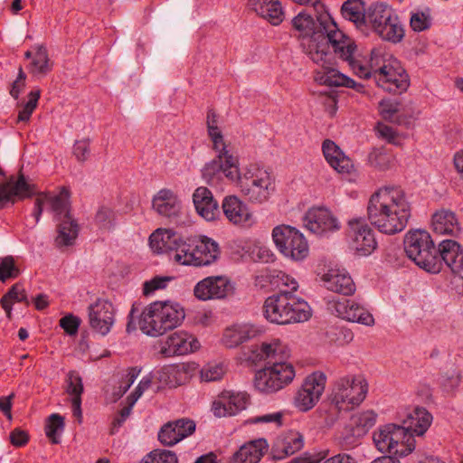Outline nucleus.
<instances>
[{"instance_id":"46","label":"nucleus","mask_w":463,"mask_h":463,"mask_svg":"<svg viewBox=\"0 0 463 463\" xmlns=\"http://www.w3.org/2000/svg\"><path fill=\"white\" fill-rule=\"evenodd\" d=\"M171 258L181 265L195 266L196 258L194 254V240L184 241L181 238L174 248Z\"/></svg>"},{"instance_id":"59","label":"nucleus","mask_w":463,"mask_h":463,"mask_svg":"<svg viewBox=\"0 0 463 463\" xmlns=\"http://www.w3.org/2000/svg\"><path fill=\"white\" fill-rule=\"evenodd\" d=\"M400 103L392 99H382L379 102V112L386 120H392L399 111Z\"/></svg>"},{"instance_id":"28","label":"nucleus","mask_w":463,"mask_h":463,"mask_svg":"<svg viewBox=\"0 0 463 463\" xmlns=\"http://www.w3.org/2000/svg\"><path fill=\"white\" fill-rule=\"evenodd\" d=\"M322 152L326 161L337 173L350 174L354 169L351 158L331 139L323 141Z\"/></svg>"},{"instance_id":"42","label":"nucleus","mask_w":463,"mask_h":463,"mask_svg":"<svg viewBox=\"0 0 463 463\" xmlns=\"http://www.w3.org/2000/svg\"><path fill=\"white\" fill-rule=\"evenodd\" d=\"M15 302L24 303L27 307L31 304L21 283L14 284L0 300L1 307L5 310L6 317L9 319L12 318L13 305Z\"/></svg>"},{"instance_id":"5","label":"nucleus","mask_w":463,"mask_h":463,"mask_svg":"<svg viewBox=\"0 0 463 463\" xmlns=\"http://www.w3.org/2000/svg\"><path fill=\"white\" fill-rule=\"evenodd\" d=\"M368 384L362 375L340 377L335 383L329 404L330 418L327 424H333L341 411L352 410L366 397Z\"/></svg>"},{"instance_id":"6","label":"nucleus","mask_w":463,"mask_h":463,"mask_svg":"<svg viewBox=\"0 0 463 463\" xmlns=\"http://www.w3.org/2000/svg\"><path fill=\"white\" fill-rule=\"evenodd\" d=\"M404 250L409 259L430 273H439V260L435 257L436 247L430 234L424 230L406 233Z\"/></svg>"},{"instance_id":"2","label":"nucleus","mask_w":463,"mask_h":463,"mask_svg":"<svg viewBox=\"0 0 463 463\" xmlns=\"http://www.w3.org/2000/svg\"><path fill=\"white\" fill-rule=\"evenodd\" d=\"M411 215V205L401 187L386 186L373 193L367 204L371 224L385 234L402 232Z\"/></svg>"},{"instance_id":"53","label":"nucleus","mask_w":463,"mask_h":463,"mask_svg":"<svg viewBox=\"0 0 463 463\" xmlns=\"http://www.w3.org/2000/svg\"><path fill=\"white\" fill-rule=\"evenodd\" d=\"M66 392L71 398L81 397L83 392V383L80 373L76 371H70L67 374Z\"/></svg>"},{"instance_id":"16","label":"nucleus","mask_w":463,"mask_h":463,"mask_svg":"<svg viewBox=\"0 0 463 463\" xmlns=\"http://www.w3.org/2000/svg\"><path fill=\"white\" fill-rule=\"evenodd\" d=\"M377 415L373 411L353 414L341 437V445L345 449L356 446L376 422Z\"/></svg>"},{"instance_id":"4","label":"nucleus","mask_w":463,"mask_h":463,"mask_svg":"<svg viewBox=\"0 0 463 463\" xmlns=\"http://www.w3.org/2000/svg\"><path fill=\"white\" fill-rule=\"evenodd\" d=\"M228 175L230 181L237 184L241 194L250 203L262 204L268 202L276 191L274 177L257 165L229 172Z\"/></svg>"},{"instance_id":"10","label":"nucleus","mask_w":463,"mask_h":463,"mask_svg":"<svg viewBox=\"0 0 463 463\" xmlns=\"http://www.w3.org/2000/svg\"><path fill=\"white\" fill-rule=\"evenodd\" d=\"M312 46L313 51L308 57L320 67L316 71L315 80L321 85L339 87L338 76H342L343 73L335 68V56L341 58L334 52L331 45L326 46L325 43H320V45L313 44Z\"/></svg>"},{"instance_id":"14","label":"nucleus","mask_w":463,"mask_h":463,"mask_svg":"<svg viewBox=\"0 0 463 463\" xmlns=\"http://www.w3.org/2000/svg\"><path fill=\"white\" fill-rule=\"evenodd\" d=\"M235 283L222 275L206 277L194 288V297L202 301L229 298L235 295Z\"/></svg>"},{"instance_id":"40","label":"nucleus","mask_w":463,"mask_h":463,"mask_svg":"<svg viewBox=\"0 0 463 463\" xmlns=\"http://www.w3.org/2000/svg\"><path fill=\"white\" fill-rule=\"evenodd\" d=\"M156 302L151 303L147 307H145V309L142 311V313L139 316L138 319V326L140 330L150 336H159L164 335V333H156L152 332L155 329H159L158 326H160L161 324V311L159 307H155Z\"/></svg>"},{"instance_id":"60","label":"nucleus","mask_w":463,"mask_h":463,"mask_svg":"<svg viewBox=\"0 0 463 463\" xmlns=\"http://www.w3.org/2000/svg\"><path fill=\"white\" fill-rule=\"evenodd\" d=\"M172 424L175 426L176 431L179 432V438L181 440L194 433L195 430L194 421L189 419H179L172 421Z\"/></svg>"},{"instance_id":"49","label":"nucleus","mask_w":463,"mask_h":463,"mask_svg":"<svg viewBox=\"0 0 463 463\" xmlns=\"http://www.w3.org/2000/svg\"><path fill=\"white\" fill-rule=\"evenodd\" d=\"M41 96L39 89L33 90L28 94V100L22 106L18 112L17 123L29 121L33 112L37 107L38 100Z\"/></svg>"},{"instance_id":"44","label":"nucleus","mask_w":463,"mask_h":463,"mask_svg":"<svg viewBox=\"0 0 463 463\" xmlns=\"http://www.w3.org/2000/svg\"><path fill=\"white\" fill-rule=\"evenodd\" d=\"M394 10L383 2L372 3L367 7L366 12V30L373 29L376 24H379L383 20H388L391 15L394 14Z\"/></svg>"},{"instance_id":"23","label":"nucleus","mask_w":463,"mask_h":463,"mask_svg":"<svg viewBox=\"0 0 463 463\" xmlns=\"http://www.w3.org/2000/svg\"><path fill=\"white\" fill-rule=\"evenodd\" d=\"M303 222L307 229L318 235L340 229L337 219L326 208H312L308 210L304 216Z\"/></svg>"},{"instance_id":"18","label":"nucleus","mask_w":463,"mask_h":463,"mask_svg":"<svg viewBox=\"0 0 463 463\" xmlns=\"http://www.w3.org/2000/svg\"><path fill=\"white\" fill-rule=\"evenodd\" d=\"M328 309L336 317L365 326H372L374 319L372 314L354 300H332L328 302Z\"/></svg>"},{"instance_id":"20","label":"nucleus","mask_w":463,"mask_h":463,"mask_svg":"<svg viewBox=\"0 0 463 463\" xmlns=\"http://www.w3.org/2000/svg\"><path fill=\"white\" fill-rule=\"evenodd\" d=\"M435 257L439 260V272L445 263L453 273L462 277L463 250L460 244L454 240H443L436 249Z\"/></svg>"},{"instance_id":"29","label":"nucleus","mask_w":463,"mask_h":463,"mask_svg":"<svg viewBox=\"0 0 463 463\" xmlns=\"http://www.w3.org/2000/svg\"><path fill=\"white\" fill-rule=\"evenodd\" d=\"M194 254L196 258L195 267L209 266L218 259L220 248L215 241L203 235L197 240L194 239Z\"/></svg>"},{"instance_id":"13","label":"nucleus","mask_w":463,"mask_h":463,"mask_svg":"<svg viewBox=\"0 0 463 463\" xmlns=\"http://www.w3.org/2000/svg\"><path fill=\"white\" fill-rule=\"evenodd\" d=\"M213 148L216 156L206 163L202 169L203 178L209 184H213L214 179H219L222 175H224L230 180L229 172L232 173L239 170L238 157L233 155L226 144H222L218 148L213 145Z\"/></svg>"},{"instance_id":"51","label":"nucleus","mask_w":463,"mask_h":463,"mask_svg":"<svg viewBox=\"0 0 463 463\" xmlns=\"http://www.w3.org/2000/svg\"><path fill=\"white\" fill-rule=\"evenodd\" d=\"M140 463H178L176 455L165 449H155L146 454Z\"/></svg>"},{"instance_id":"7","label":"nucleus","mask_w":463,"mask_h":463,"mask_svg":"<svg viewBox=\"0 0 463 463\" xmlns=\"http://www.w3.org/2000/svg\"><path fill=\"white\" fill-rule=\"evenodd\" d=\"M373 439L379 451L399 457H405L415 449V439H411L407 428L394 423L379 427L373 432Z\"/></svg>"},{"instance_id":"64","label":"nucleus","mask_w":463,"mask_h":463,"mask_svg":"<svg viewBox=\"0 0 463 463\" xmlns=\"http://www.w3.org/2000/svg\"><path fill=\"white\" fill-rule=\"evenodd\" d=\"M132 408V406L128 404L119 411L118 415L114 417L110 430L111 434H115L118 431V430L123 425V423L127 420V419L129 417L131 413Z\"/></svg>"},{"instance_id":"21","label":"nucleus","mask_w":463,"mask_h":463,"mask_svg":"<svg viewBox=\"0 0 463 463\" xmlns=\"http://www.w3.org/2000/svg\"><path fill=\"white\" fill-rule=\"evenodd\" d=\"M199 347V342L184 331H177L167 336L162 343L160 354L165 357L184 355Z\"/></svg>"},{"instance_id":"43","label":"nucleus","mask_w":463,"mask_h":463,"mask_svg":"<svg viewBox=\"0 0 463 463\" xmlns=\"http://www.w3.org/2000/svg\"><path fill=\"white\" fill-rule=\"evenodd\" d=\"M386 21L389 22V24L386 26L380 27V33L378 36L382 40L392 43H401L404 38L405 30L398 14L394 13Z\"/></svg>"},{"instance_id":"55","label":"nucleus","mask_w":463,"mask_h":463,"mask_svg":"<svg viewBox=\"0 0 463 463\" xmlns=\"http://www.w3.org/2000/svg\"><path fill=\"white\" fill-rule=\"evenodd\" d=\"M224 368L221 364L209 363L201 370V379L204 382H215L222 379Z\"/></svg>"},{"instance_id":"48","label":"nucleus","mask_w":463,"mask_h":463,"mask_svg":"<svg viewBox=\"0 0 463 463\" xmlns=\"http://www.w3.org/2000/svg\"><path fill=\"white\" fill-rule=\"evenodd\" d=\"M116 213L111 208L102 205L100 206L94 218V222L99 230L110 231L116 225Z\"/></svg>"},{"instance_id":"62","label":"nucleus","mask_w":463,"mask_h":463,"mask_svg":"<svg viewBox=\"0 0 463 463\" xmlns=\"http://www.w3.org/2000/svg\"><path fill=\"white\" fill-rule=\"evenodd\" d=\"M326 457L325 451L320 452H305L301 456L294 458L288 463H319Z\"/></svg>"},{"instance_id":"54","label":"nucleus","mask_w":463,"mask_h":463,"mask_svg":"<svg viewBox=\"0 0 463 463\" xmlns=\"http://www.w3.org/2000/svg\"><path fill=\"white\" fill-rule=\"evenodd\" d=\"M158 440L165 446H173L179 442V432L176 431L172 422L165 424L158 432Z\"/></svg>"},{"instance_id":"15","label":"nucleus","mask_w":463,"mask_h":463,"mask_svg":"<svg viewBox=\"0 0 463 463\" xmlns=\"http://www.w3.org/2000/svg\"><path fill=\"white\" fill-rule=\"evenodd\" d=\"M36 193V185L20 171L17 176L10 175L5 183H0V208L32 198Z\"/></svg>"},{"instance_id":"22","label":"nucleus","mask_w":463,"mask_h":463,"mask_svg":"<svg viewBox=\"0 0 463 463\" xmlns=\"http://www.w3.org/2000/svg\"><path fill=\"white\" fill-rule=\"evenodd\" d=\"M279 292L266 298L263 305V314L267 320L279 325H288L287 312L288 288H278Z\"/></svg>"},{"instance_id":"50","label":"nucleus","mask_w":463,"mask_h":463,"mask_svg":"<svg viewBox=\"0 0 463 463\" xmlns=\"http://www.w3.org/2000/svg\"><path fill=\"white\" fill-rule=\"evenodd\" d=\"M19 275L20 269L13 256L0 258V281L5 282L10 279H16Z\"/></svg>"},{"instance_id":"52","label":"nucleus","mask_w":463,"mask_h":463,"mask_svg":"<svg viewBox=\"0 0 463 463\" xmlns=\"http://www.w3.org/2000/svg\"><path fill=\"white\" fill-rule=\"evenodd\" d=\"M207 128L213 145L217 148L225 144L223 136L217 126V115L213 110H209L207 114Z\"/></svg>"},{"instance_id":"41","label":"nucleus","mask_w":463,"mask_h":463,"mask_svg":"<svg viewBox=\"0 0 463 463\" xmlns=\"http://www.w3.org/2000/svg\"><path fill=\"white\" fill-rule=\"evenodd\" d=\"M256 335L251 325H235L227 328L222 336V343L228 348H233L248 341Z\"/></svg>"},{"instance_id":"19","label":"nucleus","mask_w":463,"mask_h":463,"mask_svg":"<svg viewBox=\"0 0 463 463\" xmlns=\"http://www.w3.org/2000/svg\"><path fill=\"white\" fill-rule=\"evenodd\" d=\"M250 397L246 392L223 391L213 402L212 411L216 417L236 415L246 409Z\"/></svg>"},{"instance_id":"61","label":"nucleus","mask_w":463,"mask_h":463,"mask_svg":"<svg viewBox=\"0 0 463 463\" xmlns=\"http://www.w3.org/2000/svg\"><path fill=\"white\" fill-rule=\"evenodd\" d=\"M80 325L79 317L70 314L60 320V326L69 335H76Z\"/></svg>"},{"instance_id":"57","label":"nucleus","mask_w":463,"mask_h":463,"mask_svg":"<svg viewBox=\"0 0 463 463\" xmlns=\"http://www.w3.org/2000/svg\"><path fill=\"white\" fill-rule=\"evenodd\" d=\"M173 280L172 277L168 276H156L152 279L147 280L144 283L143 286V293L146 296H148L154 293L157 289L165 288L167 283Z\"/></svg>"},{"instance_id":"24","label":"nucleus","mask_w":463,"mask_h":463,"mask_svg":"<svg viewBox=\"0 0 463 463\" xmlns=\"http://www.w3.org/2000/svg\"><path fill=\"white\" fill-rule=\"evenodd\" d=\"M323 286L332 292L351 296L355 292V284L350 274L343 268H329L320 278Z\"/></svg>"},{"instance_id":"11","label":"nucleus","mask_w":463,"mask_h":463,"mask_svg":"<svg viewBox=\"0 0 463 463\" xmlns=\"http://www.w3.org/2000/svg\"><path fill=\"white\" fill-rule=\"evenodd\" d=\"M350 247L358 256L371 255L377 247L373 229L363 217H353L347 222Z\"/></svg>"},{"instance_id":"36","label":"nucleus","mask_w":463,"mask_h":463,"mask_svg":"<svg viewBox=\"0 0 463 463\" xmlns=\"http://www.w3.org/2000/svg\"><path fill=\"white\" fill-rule=\"evenodd\" d=\"M431 225L433 232L440 235L458 236L461 230L456 214L443 209L432 215Z\"/></svg>"},{"instance_id":"39","label":"nucleus","mask_w":463,"mask_h":463,"mask_svg":"<svg viewBox=\"0 0 463 463\" xmlns=\"http://www.w3.org/2000/svg\"><path fill=\"white\" fill-rule=\"evenodd\" d=\"M366 12L364 0H346L341 7L342 16L363 32L366 31Z\"/></svg>"},{"instance_id":"45","label":"nucleus","mask_w":463,"mask_h":463,"mask_svg":"<svg viewBox=\"0 0 463 463\" xmlns=\"http://www.w3.org/2000/svg\"><path fill=\"white\" fill-rule=\"evenodd\" d=\"M79 234V227L72 218L62 220L57 228L55 243L58 247L71 246L75 242Z\"/></svg>"},{"instance_id":"58","label":"nucleus","mask_w":463,"mask_h":463,"mask_svg":"<svg viewBox=\"0 0 463 463\" xmlns=\"http://www.w3.org/2000/svg\"><path fill=\"white\" fill-rule=\"evenodd\" d=\"M410 24L414 32H422L431 26V18L423 12L414 13L411 16Z\"/></svg>"},{"instance_id":"63","label":"nucleus","mask_w":463,"mask_h":463,"mask_svg":"<svg viewBox=\"0 0 463 463\" xmlns=\"http://www.w3.org/2000/svg\"><path fill=\"white\" fill-rule=\"evenodd\" d=\"M26 74L23 68L20 66L18 69V75L16 80L12 83L10 95L14 99H18L20 93L25 87Z\"/></svg>"},{"instance_id":"8","label":"nucleus","mask_w":463,"mask_h":463,"mask_svg":"<svg viewBox=\"0 0 463 463\" xmlns=\"http://www.w3.org/2000/svg\"><path fill=\"white\" fill-rule=\"evenodd\" d=\"M268 278L270 284L276 288H288V324L307 321L312 316V309L304 298L295 294L298 288V282L288 274L277 269L270 271Z\"/></svg>"},{"instance_id":"12","label":"nucleus","mask_w":463,"mask_h":463,"mask_svg":"<svg viewBox=\"0 0 463 463\" xmlns=\"http://www.w3.org/2000/svg\"><path fill=\"white\" fill-rule=\"evenodd\" d=\"M326 376L322 372H314L307 375L294 397L295 407L307 412L319 402L326 387Z\"/></svg>"},{"instance_id":"32","label":"nucleus","mask_w":463,"mask_h":463,"mask_svg":"<svg viewBox=\"0 0 463 463\" xmlns=\"http://www.w3.org/2000/svg\"><path fill=\"white\" fill-rule=\"evenodd\" d=\"M268 449L266 439H259L243 444L230 463H259Z\"/></svg>"},{"instance_id":"38","label":"nucleus","mask_w":463,"mask_h":463,"mask_svg":"<svg viewBox=\"0 0 463 463\" xmlns=\"http://www.w3.org/2000/svg\"><path fill=\"white\" fill-rule=\"evenodd\" d=\"M46 206L54 214L55 219L59 221L71 218L70 213V191L66 187H61L60 193L56 195L43 194Z\"/></svg>"},{"instance_id":"34","label":"nucleus","mask_w":463,"mask_h":463,"mask_svg":"<svg viewBox=\"0 0 463 463\" xmlns=\"http://www.w3.org/2000/svg\"><path fill=\"white\" fill-rule=\"evenodd\" d=\"M152 206L158 214L167 218L176 217L181 209L176 195L168 189H162L154 196Z\"/></svg>"},{"instance_id":"33","label":"nucleus","mask_w":463,"mask_h":463,"mask_svg":"<svg viewBox=\"0 0 463 463\" xmlns=\"http://www.w3.org/2000/svg\"><path fill=\"white\" fill-rule=\"evenodd\" d=\"M248 5L272 25H279L284 19V12L279 0H249Z\"/></svg>"},{"instance_id":"9","label":"nucleus","mask_w":463,"mask_h":463,"mask_svg":"<svg viewBox=\"0 0 463 463\" xmlns=\"http://www.w3.org/2000/svg\"><path fill=\"white\" fill-rule=\"evenodd\" d=\"M272 239L279 252L290 260L299 261L309 252L307 241L302 232L290 225H278L272 230Z\"/></svg>"},{"instance_id":"47","label":"nucleus","mask_w":463,"mask_h":463,"mask_svg":"<svg viewBox=\"0 0 463 463\" xmlns=\"http://www.w3.org/2000/svg\"><path fill=\"white\" fill-rule=\"evenodd\" d=\"M64 429V418L58 413L49 416L45 425V434L52 444L60 443V435Z\"/></svg>"},{"instance_id":"56","label":"nucleus","mask_w":463,"mask_h":463,"mask_svg":"<svg viewBox=\"0 0 463 463\" xmlns=\"http://www.w3.org/2000/svg\"><path fill=\"white\" fill-rule=\"evenodd\" d=\"M439 382L444 391L450 392L457 388L460 383L459 373L456 369L448 370L439 376Z\"/></svg>"},{"instance_id":"17","label":"nucleus","mask_w":463,"mask_h":463,"mask_svg":"<svg viewBox=\"0 0 463 463\" xmlns=\"http://www.w3.org/2000/svg\"><path fill=\"white\" fill-rule=\"evenodd\" d=\"M89 322L96 333L107 335L115 323V308L111 302L98 299L89 307Z\"/></svg>"},{"instance_id":"35","label":"nucleus","mask_w":463,"mask_h":463,"mask_svg":"<svg viewBox=\"0 0 463 463\" xmlns=\"http://www.w3.org/2000/svg\"><path fill=\"white\" fill-rule=\"evenodd\" d=\"M177 232L167 229H157L149 236V246L154 252L168 253L170 256L181 239Z\"/></svg>"},{"instance_id":"25","label":"nucleus","mask_w":463,"mask_h":463,"mask_svg":"<svg viewBox=\"0 0 463 463\" xmlns=\"http://www.w3.org/2000/svg\"><path fill=\"white\" fill-rule=\"evenodd\" d=\"M193 203L198 215L207 222L215 221L221 215L218 202L205 186H199L194 191Z\"/></svg>"},{"instance_id":"27","label":"nucleus","mask_w":463,"mask_h":463,"mask_svg":"<svg viewBox=\"0 0 463 463\" xmlns=\"http://www.w3.org/2000/svg\"><path fill=\"white\" fill-rule=\"evenodd\" d=\"M159 307L161 311V324L159 329L152 331L156 333H166L181 325L184 319L185 314L184 308L178 303L170 301H156V306Z\"/></svg>"},{"instance_id":"30","label":"nucleus","mask_w":463,"mask_h":463,"mask_svg":"<svg viewBox=\"0 0 463 463\" xmlns=\"http://www.w3.org/2000/svg\"><path fill=\"white\" fill-rule=\"evenodd\" d=\"M24 58L30 61L26 69L33 77H44L52 71L48 52L43 45H36L33 50L26 51Z\"/></svg>"},{"instance_id":"26","label":"nucleus","mask_w":463,"mask_h":463,"mask_svg":"<svg viewBox=\"0 0 463 463\" xmlns=\"http://www.w3.org/2000/svg\"><path fill=\"white\" fill-rule=\"evenodd\" d=\"M222 209L225 217L234 224L250 226L254 222L248 206L236 195L225 196L222 203Z\"/></svg>"},{"instance_id":"1","label":"nucleus","mask_w":463,"mask_h":463,"mask_svg":"<svg viewBox=\"0 0 463 463\" xmlns=\"http://www.w3.org/2000/svg\"><path fill=\"white\" fill-rule=\"evenodd\" d=\"M349 58H343L355 75L362 79L373 78L384 91L400 95L410 86V78L401 62L392 56L386 58L380 50L373 49L369 55L358 53L354 42Z\"/></svg>"},{"instance_id":"3","label":"nucleus","mask_w":463,"mask_h":463,"mask_svg":"<svg viewBox=\"0 0 463 463\" xmlns=\"http://www.w3.org/2000/svg\"><path fill=\"white\" fill-rule=\"evenodd\" d=\"M254 358L266 361L265 366L255 373L254 386L263 393H274L292 383L296 371L287 346L279 339L264 342L252 352Z\"/></svg>"},{"instance_id":"37","label":"nucleus","mask_w":463,"mask_h":463,"mask_svg":"<svg viewBox=\"0 0 463 463\" xmlns=\"http://www.w3.org/2000/svg\"><path fill=\"white\" fill-rule=\"evenodd\" d=\"M432 422V415L422 407H415L412 412L409 413L407 420H404L403 428H407L408 433L414 439V435H423Z\"/></svg>"},{"instance_id":"31","label":"nucleus","mask_w":463,"mask_h":463,"mask_svg":"<svg viewBox=\"0 0 463 463\" xmlns=\"http://www.w3.org/2000/svg\"><path fill=\"white\" fill-rule=\"evenodd\" d=\"M304 447V436L297 430H288L277 440L273 448V457L282 459L293 455Z\"/></svg>"}]
</instances>
